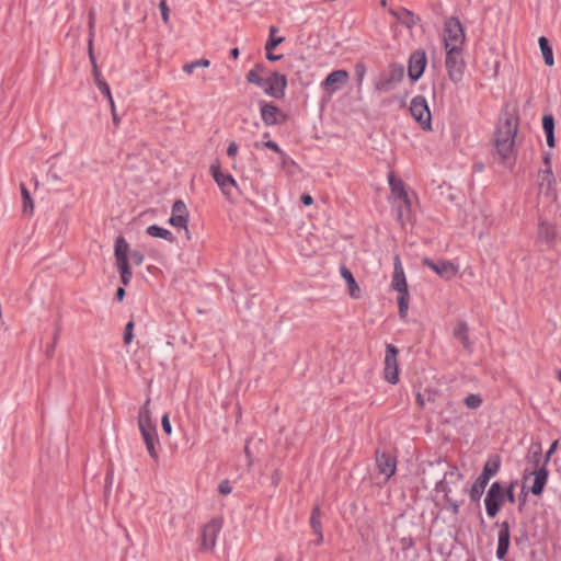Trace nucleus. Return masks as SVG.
<instances>
[{"label": "nucleus", "mask_w": 561, "mask_h": 561, "mask_svg": "<svg viewBox=\"0 0 561 561\" xmlns=\"http://www.w3.org/2000/svg\"><path fill=\"white\" fill-rule=\"evenodd\" d=\"M518 131V117L514 114H504L495 135L496 152L504 163L515 161V138Z\"/></svg>", "instance_id": "obj_1"}, {"label": "nucleus", "mask_w": 561, "mask_h": 561, "mask_svg": "<svg viewBox=\"0 0 561 561\" xmlns=\"http://www.w3.org/2000/svg\"><path fill=\"white\" fill-rule=\"evenodd\" d=\"M466 35L460 21L456 18L448 19L444 24L443 42L445 50L462 51Z\"/></svg>", "instance_id": "obj_2"}, {"label": "nucleus", "mask_w": 561, "mask_h": 561, "mask_svg": "<svg viewBox=\"0 0 561 561\" xmlns=\"http://www.w3.org/2000/svg\"><path fill=\"white\" fill-rule=\"evenodd\" d=\"M404 68L402 65L392 64L387 71L376 80L375 89L380 93H387L393 90L403 79Z\"/></svg>", "instance_id": "obj_3"}, {"label": "nucleus", "mask_w": 561, "mask_h": 561, "mask_svg": "<svg viewBox=\"0 0 561 561\" xmlns=\"http://www.w3.org/2000/svg\"><path fill=\"white\" fill-rule=\"evenodd\" d=\"M505 502L504 488L497 481L493 482L484 499L485 511L489 517L494 518Z\"/></svg>", "instance_id": "obj_4"}, {"label": "nucleus", "mask_w": 561, "mask_h": 561, "mask_svg": "<svg viewBox=\"0 0 561 561\" xmlns=\"http://www.w3.org/2000/svg\"><path fill=\"white\" fill-rule=\"evenodd\" d=\"M410 113L423 129L430 130L432 128L431 112L424 96L417 95L412 99Z\"/></svg>", "instance_id": "obj_5"}, {"label": "nucleus", "mask_w": 561, "mask_h": 561, "mask_svg": "<svg viewBox=\"0 0 561 561\" xmlns=\"http://www.w3.org/2000/svg\"><path fill=\"white\" fill-rule=\"evenodd\" d=\"M222 528L219 518H213L201 530V549L211 551L217 543V538Z\"/></svg>", "instance_id": "obj_6"}, {"label": "nucleus", "mask_w": 561, "mask_h": 561, "mask_svg": "<svg viewBox=\"0 0 561 561\" xmlns=\"http://www.w3.org/2000/svg\"><path fill=\"white\" fill-rule=\"evenodd\" d=\"M264 85L261 89L275 99H282L285 95V89L287 87V79L285 75L279 72H273L264 79Z\"/></svg>", "instance_id": "obj_7"}, {"label": "nucleus", "mask_w": 561, "mask_h": 561, "mask_svg": "<svg viewBox=\"0 0 561 561\" xmlns=\"http://www.w3.org/2000/svg\"><path fill=\"white\" fill-rule=\"evenodd\" d=\"M210 173L222 194L230 198L232 191L237 188V182L233 176L228 173H222L218 162L210 165Z\"/></svg>", "instance_id": "obj_8"}, {"label": "nucleus", "mask_w": 561, "mask_h": 561, "mask_svg": "<svg viewBox=\"0 0 561 561\" xmlns=\"http://www.w3.org/2000/svg\"><path fill=\"white\" fill-rule=\"evenodd\" d=\"M398 350L392 344H387L386 355H385V379L396 385L399 381V368H398Z\"/></svg>", "instance_id": "obj_9"}, {"label": "nucleus", "mask_w": 561, "mask_h": 561, "mask_svg": "<svg viewBox=\"0 0 561 561\" xmlns=\"http://www.w3.org/2000/svg\"><path fill=\"white\" fill-rule=\"evenodd\" d=\"M445 64L449 79L454 82L460 81L465 69V61L462 60L461 51L446 50Z\"/></svg>", "instance_id": "obj_10"}, {"label": "nucleus", "mask_w": 561, "mask_h": 561, "mask_svg": "<svg viewBox=\"0 0 561 561\" xmlns=\"http://www.w3.org/2000/svg\"><path fill=\"white\" fill-rule=\"evenodd\" d=\"M427 58L423 49H417L410 55L408 75L412 81H417L426 67Z\"/></svg>", "instance_id": "obj_11"}, {"label": "nucleus", "mask_w": 561, "mask_h": 561, "mask_svg": "<svg viewBox=\"0 0 561 561\" xmlns=\"http://www.w3.org/2000/svg\"><path fill=\"white\" fill-rule=\"evenodd\" d=\"M462 479V474L458 470L456 466H449L448 470L444 473L443 479L436 482L435 491L438 493H443L444 496H447L451 493V485L457 484Z\"/></svg>", "instance_id": "obj_12"}, {"label": "nucleus", "mask_w": 561, "mask_h": 561, "mask_svg": "<svg viewBox=\"0 0 561 561\" xmlns=\"http://www.w3.org/2000/svg\"><path fill=\"white\" fill-rule=\"evenodd\" d=\"M260 114L266 126L278 125L286 121V116L282 114L276 105L265 101L260 102Z\"/></svg>", "instance_id": "obj_13"}, {"label": "nucleus", "mask_w": 561, "mask_h": 561, "mask_svg": "<svg viewBox=\"0 0 561 561\" xmlns=\"http://www.w3.org/2000/svg\"><path fill=\"white\" fill-rule=\"evenodd\" d=\"M188 210L182 199H176L171 209L169 224L174 228H184L187 231Z\"/></svg>", "instance_id": "obj_14"}, {"label": "nucleus", "mask_w": 561, "mask_h": 561, "mask_svg": "<svg viewBox=\"0 0 561 561\" xmlns=\"http://www.w3.org/2000/svg\"><path fill=\"white\" fill-rule=\"evenodd\" d=\"M348 77L350 76L346 70H334L328 75L321 85L330 95H332L339 90L340 85L347 82Z\"/></svg>", "instance_id": "obj_15"}, {"label": "nucleus", "mask_w": 561, "mask_h": 561, "mask_svg": "<svg viewBox=\"0 0 561 561\" xmlns=\"http://www.w3.org/2000/svg\"><path fill=\"white\" fill-rule=\"evenodd\" d=\"M376 463L378 468V472L385 476V479H390L397 469V460L393 456L386 453H376Z\"/></svg>", "instance_id": "obj_16"}, {"label": "nucleus", "mask_w": 561, "mask_h": 561, "mask_svg": "<svg viewBox=\"0 0 561 561\" xmlns=\"http://www.w3.org/2000/svg\"><path fill=\"white\" fill-rule=\"evenodd\" d=\"M499 533H497V547H496V558L499 560H504L511 542V531L510 525L507 522H502L499 524Z\"/></svg>", "instance_id": "obj_17"}, {"label": "nucleus", "mask_w": 561, "mask_h": 561, "mask_svg": "<svg viewBox=\"0 0 561 561\" xmlns=\"http://www.w3.org/2000/svg\"><path fill=\"white\" fill-rule=\"evenodd\" d=\"M558 238V232L553 225L548 221H540L537 231V242L545 244L547 248L553 247Z\"/></svg>", "instance_id": "obj_18"}, {"label": "nucleus", "mask_w": 561, "mask_h": 561, "mask_svg": "<svg viewBox=\"0 0 561 561\" xmlns=\"http://www.w3.org/2000/svg\"><path fill=\"white\" fill-rule=\"evenodd\" d=\"M424 264L434 271L437 275L446 279L454 277L458 272L457 267L448 261L442 260L434 262L430 259H425Z\"/></svg>", "instance_id": "obj_19"}, {"label": "nucleus", "mask_w": 561, "mask_h": 561, "mask_svg": "<svg viewBox=\"0 0 561 561\" xmlns=\"http://www.w3.org/2000/svg\"><path fill=\"white\" fill-rule=\"evenodd\" d=\"M388 182H389V186H390V190H391V194L400 199L405 208H410L411 207V201H410V197L405 191V186H404V183L402 180L400 179H397L394 176V174L392 172H390L388 174Z\"/></svg>", "instance_id": "obj_20"}, {"label": "nucleus", "mask_w": 561, "mask_h": 561, "mask_svg": "<svg viewBox=\"0 0 561 561\" xmlns=\"http://www.w3.org/2000/svg\"><path fill=\"white\" fill-rule=\"evenodd\" d=\"M150 399H147L144 405L140 408L138 413V426L140 433L151 432L157 430L156 424L151 420V411H150Z\"/></svg>", "instance_id": "obj_21"}, {"label": "nucleus", "mask_w": 561, "mask_h": 561, "mask_svg": "<svg viewBox=\"0 0 561 561\" xmlns=\"http://www.w3.org/2000/svg\"><path fill=\"white\" fill-rule=\"evenodd\" d=\"M391 286L398 293L409 291L404 271H403V267H402L399 256H396V259H394V271H393Z\"/></svg>", "instance_id": "obj_22"}, {"label": "nucleus", "mask_w": 561, "mask_h": 561, "mask_svg": "<svg viewBox=\"0 0 561 561\" xmlns=\"http://www.w3.org/2000/svg\"><path fill=\"white\" fill-rule=\"evenodd\" d=\"M534 482L530 488V491L534 495H540L545 489V485L548 481V470L546 465H542L540 468L536 469L534 472Z\"/></svg>", "instance_id": "obj_23"}, {"label": "nucleus", "mask_w": 561, "mask_h": 561, "mask_svg": "<svg viewBox=\"0 0 561 561\" xmlns=\"http://www.w3.org/2000/svg\"><path fill=\"white\" fill-rule=\"evenodd\" d=\"M453 335L457 339L468 352L472 351V342L469 337L468 324L463 321L457 322L453 330Z\"/></svg>", "instance_id": "obj_24"}, {"label": "nucleus", "mask_w": 561, "mask_h": 561, "mask_svg": "<svg viewBox=\"0 0 561 561\" xmlns=\"http://www.w3.org/2000/svg\"><path fill=\"white\" fill-rule=\"evenodd\" d=\"M129 244L124 237H117L114 244V255L116 265L126 264L128 262Z\"/></svg>", "instance_id": "obj_25"}, {"label": "nucleus", "mask_w": 561, "mask_h": 561, "mask_svg": "<svg viewBox=\"0 0 561 561\" xmlns=\"http://www.w3.org/2000/svg\"><path fill=\"white\" fill-rule=\"evenodd\" d=\"M141 436L144 438L148 454L150 455V457L152 459H157L158 458V448L157 447L159 445L157 430L151 431V432L141 433Z\"/></svg>", "instance_id": "obj_26"}, {"label": "nucleus", "mask_w": 561, "mask_h": 561, "mask_svg": "<svg viewBox=\"0 0 561 561\" xmlns=\"http://www.w3.org/2000/svg\"><path fill=\"white\" fill-rule=\"evenodd\" d=\"M390 13L402 24H404L408 28H412L417 22L419 18H416L411 11L407 9H400L398 11L391 10Z\"/></svg>", "instance_id": "obj_27"}, {"label": "nucleus", "mask_w": 561, "mask_h": 561, "mask_svg": "<svg viewBox=\"0 0 561 561\" xmlns=\"http://www.w3.org/2000/svg\"><path fill=\"white\" fill-rule=\"evenodd\" d=\"M488 484L489 481L484 480L481 477H478L474 483L472 484L471 489L469 490L470 500L472 502H479Z\"/></svg>", "instance_id": "obj_28"}, {"label": "nucleus", "mask_w": 561, "mask_h": 561, "mask_svg": "<svg viewBox=\"0 0 561 561\" xmlns=\"http://www.w3.org/2000/svg\"><path fill=\"white\" fill-rule=\"evenodd\" d=\"M500 465L501 462L497 457L489 458L479 477L483 478L486 481H490V479L497 473Z\"/></svg>", "instance_id": "obj_29"}, {"label": "nucleus", "mask_w": 561, "mask_h": 561, "mask_svg": "<svg viewBox=\"0 0 561 561\" xmlns=\"http://www.w3.org/2000/svg\"><path fill=\"white\" fill-rule=\"evenodd\" d=\"M146 231L150 237L160 238V239L167 240L169 242L175 241V237L173 236V233L170 230L162 228L158 225L149 226Z\"/></svg>", "instance_id": "obj_30"}, {"label": "nucleus", "mask_w": 561, "mask_h": 561, "mask_svg": "<svg viewBox=\"0 0 561 561\" xmlns=\"http://www.w3.org/2000/svg\"><path fill=\"white\" fill-rule=\"evenodd\" d=\"M538 43H539V47H540L545 64L547 66H552L554 64V59H553L552 47L550 46L549 41L545 36H541V37H539Z\"/></svg>", "instance_id": "obj_31"}, {"label": "nucleus", "mask_w": 561, "mask_h": 561, "mask_svg": "<svg viewBox=\"0 0 561 561\" xmlns=\"http://www.w3.org/2000/svg\"><path fill=\"white\" fill-rule=\"evenodd\" d=\"M263 72H264V67L261 66V65H256L254 68H252L248 73H247V80L250 82V83H253L255 85H257L259 88H262V85H264V79L263 78Z\"/></svg>", "instance_id": "obj_32"}, {"label": "nucleus", "mask_w": 561, "mask_h": 561, "mask_svg": "<svg viewBox=\"0 0 561 561\" xmlns=\"http://www.w3.org/2000/svg\"><path fill=\"white\" fill-rule=\"evenodd\" d=\"M279 164L289 175L295 174L297 164L285 151L279 154Z\"/></svg>", "instance_id": "obj_33"}, {"label": "nucleus", "mask_w": 561, "mask_h": 561, "mask_svg": "<svg viewBox=\"0 0 561 561\" xmlns=\"http://www.w3.org/2000/svg\"><path fill=\"white\" fill-rule=\"evenodd\" d=\"M321 511H320V506L319 505H316L313 508H312V512H311V516H310V527L312 528L313 533L314 534H320L322 533V529H321Z\"/></svg>", "instance_id": "obj_34"}, {"label": "nucleus", "mask_w": 561, "mask_h": 561, "mask_svg": "<svg viewBox=\"0 0 561 561\" xmlns=\"http://www.w3.org/2000/svg\"><path fill=\"white\" fill-rule=\"evenodd\" d=\"M277 32V27L276 26H271L270 27V38L268 41L266 42L265 44V50L266 51H272L273 49H275L279 44H282L285 38L284 37H276L275 36V33Z\"/></svg>", "instance_id": "obj_35"}, {"label": "nucleus", "mask_w": 561, "mask_h": 561, "mask_svg": "<svg viewBox=\"0 0 561 561\" xmlns=\"http://www.w3.org/2000/svg\"><path fill=\"white\" fill-rule=\"evenodd\" d=\"M21 194H22V198H23V213L30 214V215L33 214L34 204L31 198V194L24 184H21Z\"/></svg>", "instance_id": "obj_36"}, {"label": "nucleus", "mask_w": 561, "mask_h": 561, "mask_svg": "<svg viewBox=\"0 0 561 561\" xmlns=\"http://www.w3.org/2000/svg\"><path fill=\"white\" fill-rule=\"evenodd\" d=\"M341 275L342 277L347 282V285H348V288H350V291H351V296L352 297H358L355 291H358L359 288L353 277V274L346 268V267H342L341 268Z\"/></svg>", "instance_id": "obj_37"}, {"label": "nucleus", "mask_w": 561, "mask_h": 561, "mask_svg": "<svg viewBox=\"0 0 561 561\" xmlns=\"http://www.w3.org/2000/svg\"><path fill=\"white\" fill-rule=\"evenodd\" d=\"M399 316L404 319L408 314L409 309V291L399 293L398 296Z\"/></svg>", "instance_id": "obj_38"}, {"label": "nucleus", "mask_w": 561, "mask_h": 561, "mask_svg": "<svg viewBox=\"0 0 561 561\" xmlns=\"http://www.w3.org/2000/svg\"><path fill=\"white\" fill-rule=\"evenodd\" d=\"M209 65H210V61L208 59L201 58V59L194 60L192 62L185 64L183 66V71L186 72L187 75H192L196 68H199V67L207 68V67H209Z\"/></svg>", "instance_id": "obj_39"}, {"label": "nucleus", "mask_w": 561, "mask_h": 561, "mask_svg": "<svg viewBox=\"0 0 561 561\" xmlns=\"http://www.w3.org/2000/svg\"><path fill=\"white\" fill-rule=\"evenodd\" d=\"M116 266L119 272L121 280H122L123 285L127 286L130 283L131 277H133V273H131L129 263L121 264V265H116Z\"/></svg>", "instance_id": "obj_40"}, {"label": "nucleus", "mask_w": 561, "mask_h": 561, "mask_svg": "<svg viewBox=\"0 0 561 561\" xmlns=\"http://www.w3.org/2000/svg\"><path fill=\"white\" fill-rule=\"evenodd\" d=\"M482 402L483 400L480 394L471 393L465 398V404L472 410L480 408Z\"/></svg>", "instance_id": "obj_41"}, {"label": "nucleus", "mask_w": 561, "mask_h": 561, "mask_svg": "<svg viewBox=\"0 0 561 561\" xmlns=\"http://www.w3.org/2000/svg\"><path fill=\"white\" fill-rule=\"evenodd\" d=\"M540 179H541V183H540L541 186L545 184H547L548 188H550L552 186V184L554 183V178H553V173H552L550 167H548L546 170L541 171Z\"/></svg>", "instance_id": "obj_42"}, {"label": "nucleus", "mask_w": 561, "mask_h": 561, "mask_svg": "<svg viewBox=\"0 0 561 561\" xmlns=\"http://www.w3.org/2000/svg\"><path fill=\"white\" fill-rule=\"evenodd\" d=\"M98 89L108 100L111 107L114 108V100L111 93L110 85L105 81L98 82Z\"/></svg>", "instance_id": "obj_43"}, {"label": "nucleus", "mask_w": 561, "mask_h": 561, "mask_svg": "<svg viewBox=\"0 0 561 561\" xmlns=\"http://www.w3.org/2000/svg\"><path fill=\"white\" fill-rule=\"evenodd\" d=\"M134 322L133 321H129L127 322V324L125 325V330H124V343L125 344H130L133 339H134Z\"/></svg>", "instance_id": "obj_44"}, {"label": "nucleus", "mask_w": 561, "mask_h": 561, "mask_svg": "<svg viewBox=\"0 0 561 561\" xmlns=\"http://www.w3.org/2000/svg\"><path fill=\"white\" fill-rule=\"evenodd\" d=\"M542 128L545 134L554 131V119L552 115H545L542 117Z\"/></svg>", "instance_id": "obj_45"}, {"label": "nucleus", "mask_w": 561, "mask_h": 561, "mask_svg": "<svg viewBox=\"0 0 561 561\" xmlns=\"http://www.w3.org/2000/svg\"><path fill=\"white\" fill-rule=\"evenodd\" d=\"M517 485V482L516 481H513L510 483V485L504 489V493H505V501L510 502V503H515V493H514V490H515V486Z\"/></svg>", "instance_id": "obj_46"}, {"label": "nucleus", "mask_w": 561, "mask_h": 561, "mask_svg": "<svg viewBox=\"0 0 561 561\" xmlns=\"http://www.w3.org/2000/svg\"><path fill=\"white\" fill-rule=\"evenodd\" d=\"M355 76L357 79V83L360 87L366 76V67L363 64H357L355 66Z\"/></svg>", "instance_id": "obj_47"}, {"label": "nucleus", "mask_w": 561, "mask_h": 561, "mask_svg": "<svg viewBox=\"0 0 561 561\" xmlns=\"http://www.w3.org/2000/svg\"><path fill=\"white\" fill-rule=\"evenodd\" d=\"M448 506L450 507L451 512L454 515H457L459 513V508H460V504L461 502H458L456 500H453L450 494H448L447 496H444Z\"/></svg>", "instance_id": "obj_48"}, {"label": "nucleus", "mask_w": 561, "mask_h": 561, "mask_svg": "<svg viewBox=\"0 0 561 561\" xmlns=\"http://www.w3.org/2000/svg\"><path fill=\"white\" fill-rule=\"evenodd\" d=\"M218 491H219V493H221L224 495L230 494L231 491H232V486L230 484V481L229 480H222L219 483Z\"/></svg>", "instance_id": "obj_49"}, {"label": "nucleus", "mask_w": 561, "mask_h": 561, "mask_svg": "<svg viewBox=\"0 0 561 561\" xmlns=\"http://www.w3.org/2000/svg\"><path fill=\"white\" fill-rule=\"evenodd\" d=\"M159 9L161 12V18L164 23L169 22V8L167 5V0H161L159 3Z\"/></svg>", "instance_id": "obj_50"}, {"label": "nucleus", "mask_w": 561, "mask_h": 561, "mask_svg": "<svg viewBox=\"0 0 561 561\" xmlns=\"http://www.w3.org/2000/svg\"><path fill=\"white\" fill-rule=\"evenodd\" d=\"M162 430L167 435L172 433V426L169 420V414H164L161 420Z\"/></svg>", "instance_id": "obj_51"}, {"label": "nucleus", "mask_w": 561, "mask_h": 561, "mask_svg": "<svg viewBox=\"0 0 561 561\" xmlns=\"http://www.w3.org/2000/svg\"><path fill=\"white\" fill-rule=\"evenodd\" d=\"M416 402L417 404L421 407V408H424L425 407V402L426 400L427 401H431L433 400V394L431 392H428V396L427 398H425V393H421V392H416Z\"/></svg>", "instance_id": "obj_52"}, {"label": "nucleus", "mask_w": 561, "mask_h": 561, "mask_svg": "<svg viewBox=\"0 0 561 561\" xmlns=\"http://www.w3.org/2000/svg\"><path fill=\"white\" fill-rule=\"evenodd\" d=\"M130 259L136 265L139 266L142 264L145 256L140 251H133L130 252Z\"/></svg>", "instance_id": "obj_53"}, {"label": "nucleus", "mask_w": 561, "mask_h": 561, "mask_svg": "<svg viewBox=\"0 0 561 561\" xmlns=\"http://www.w3.org/2000/svg\"><path fill=\"white\" fill-rule=\"evenodd\" d=\"M265 148L280 154V152H284L280 147L277 145V142L273 141V140H268L266 142H264L263 145Z\"/></svg>", "instance_id": "obj_54"}, {"label": "nucleus", "mask_w": 561, "mask_h": 561, "mask_svg": "<svg viewBox=\"0 0 561 561\" xmlns=\"http://www.w3.org/2000/svg\"><path fill=\"white\" fill-rule=\"evenodd\" d=\"M238 149H239V147L234 141L230 142L227 148L228 157H230V158L236 157L238 153Z\"/></svg>", "instance_id": "obj_55"}, {"label": "nucleus", "mask_w": 561, "mask_h": 561, "mask_svg": "<svg viewBox=\"0 0 561 561\" xmlns=\"http://www.w3.org/2000/svg\"><path fill=\"white\" fill-rule=\"evenodd\" d=\"M91 65H92V68H93V77H94V80H95V84L98 85V82L104 81V79L102 78V75H101V72L99 70L96 61H94V64H91Z\"/></svg>", "instance_id": "obj_56"}, {"label": "nucleus", "mask_w": 561, "mask_h": 561, "mask_svg": "<svg viewBox=\"0 0 561 561\" xmlns=\"http://www.w3.org/2000/svg\"><path fill=\"white\" fill-rule=\"evenodd\" d=\"M557 446H558V442H557V440H554V442L551 444V446L549 447V449L547 450V453H546V456H545V458H546V459H545V465L549 461V459H550L551 455L556 451Z\"/></svg>", "instance_id": "obj_57"}, {"label": "nucleus", "mask_w": 561, "mask_h": 561, "mask_svg": "<svg viewBox=\"0 0 561 561\" xmlns=\"http://www.w3.org/2000/svg\"><path fill=\"white\" fill-rule=\"evenodd\" d=\"M88 54H89L90 62L94 64V61H96V58L94 56L93 42H91V39H88Z\"/></svg>", "instance_id": "obj_58"}, {"label": "nucleus", "mask_w": 561, "mask_h": 561, "mask_svg": "<svg viewBox=\"0 0 561 561\" xmlns=\"http://www.w3.org/2000/svg\"><path fill=\"white\" fill-rule=\"evenodd\" d=\"M546 141L550 148L554 147V131L546 133Z\"/></svg>", "instance_id": "obj_59"}, {"label": "nucleus", "mask_w": 561, "mask_h": 561, "mask_svg": "<svg viewBox=\"0 0 561 561\" xmlns=\"http://www.w3.org/2000/svg\"><path fill=\"white\" fill-rule=\"evenodd\" d=\"M301 203L305 205V206H310L313 204V198L311 195L309 194H304L301 196Z\"/></svg>", "instance_id": "obj_60"}, {"label": "nucleus", "mask_w": 561, "mask_h": 561, "mask_svg": "<svg viewBox=\"0 0 561 561\" xmlns=\"http://www.w3.org/2000/svg\"><path fill=\"white\" fill-rule=\"evenodd\" d=\"M95 25V11L90 10L89 11V28H94Z\"/></svg>", "instance_id": "obj_61"}, {"label": "nucleus", "mask_w": 561, "mask_h": 561, "mask_svg": "<svg viewBox=\"0 0 561 561\" xmlns=\"http://www.w3.org/2000/svg\"><path fill=\"white\" fill-rule=\"evenodd\" d=\"M266 58L270 61H277L283 58V55H273L272 51H266Z\"/></svg>", "instance_id": "obj_62"}, {"label": "nucleus", "mask_w": 561, "mask_h": 561, "mask_svg": "<svg viewBox=\"0 0 561 561\" xmlns=\"http://www.w3.org/2000/svg\"><path fill=\"white\" fill-rule=\"evenodd\" d=\"M125 296V289L123 287L117 288L116 290V298L118 301H122Z\"/></svg>", "instance_id": "obj_63"}, {"label": "nucleus", "mask_w": 561, "mask_h": 561, "mask_svg": "<svg viewBox=\"0 0 561 561\" xmlns=\"http://www.w3.org/2000/svg\"><path fill=\"white\" fill-rule=\"evenodd\" d=\"M230 55H231L233 58H238V57H239V49H238V48H233V49H231Z\"/></svg>", "instance_id": "obj_64"}]
</instances>
